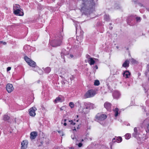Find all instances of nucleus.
<instances>
[{
	"mask_svg": "<svg viewBox=\"0 0 149 149\" xmlns=\"http://www.w3.org/2000/svg\"><path fill=\"white\" fill-rule=\"evenodd\" d=\"M98 0H81V11L85 15L90 14L94 10L95 2Z\"/></svg>",
	"mask_w": 149,
	"mask_h": 149,
	"instance_id": "nucleus-1",
	"label": "nucleus"
},
{
	"mask_svg": "<svg viewBox=\"0 0 149 149\" xmlns=\"http://www.w3.org/2000/svg\"><path fill=\"white\" fill-rule=\"evenodd\" d=\"M63 31H61L56 36L54 40L52 42L51 45L53 47H56L60 46L61 44L63 36Z\"/></svg>",
	"mask_w": 149,
	"mask_h": 149,
	"instance_id": "nucleus-2",
	"label": "nucleus"
},
{
	"mask_svg": "<svg viewBox=\"0 0 149 149\" xmlns=\"http://www.w3.org/2000/svg\"><path fill=\"white\" fill-rule=\"evenodd\" d=\"M84 105L85 107L83 108V111L85 114L87 113L91 109H93L96 108L94 104L90 102H85Z\"/></svg>",
	"mask_w": 149,
	"mask_h": 149,
	"instance_id": "nucleus-3",
	"label": "nucleus"
},
{
	"mask_svg": "<svg viewBox=\"0 0 149 149\" xmlns=\"http://www.w3.org/2000/svg\"><path fill=\"white\" fill-rule=\"evenodd\" d=\"M30 63H29L28 64L30 66L35 68L33 70L36 71H38V73L41 74L42 73V71L38 67L36 66V63L32 60L29 62Z\"/></svg>",
	"mask_w": 149,
	"mask_h": 149,
	"instance_id": "nucleus-4",
	"label": "nucleus"
},
{
	"mask_svg": "<svg viewBox=\"0 0 149 149\" xmlns=\"http://www.w3.org/2000/svg\"><path fill=\"white\" fill-rule=\"evenodd\" d=\"M96 94L95 91L93 90H88L84 94L85 98H90L93 97Z\"/></svg>",
	"mask_w": 149,
	"mask_h": 149,
	"instance_id": "nucleus-5",
	"label": "nucleus"
},
{
	"mask_svg": "<svg viewBox=\"0 0 149 149\" xmlns=\"http://www.w3.org/2000/svg\"><path fill=\"white\" fill-rule=\"evenodd\" d=\"M107 117V116L105 114H100L98 113L95 116V120L98 122H100L101 121L104 120Z\"/></svg>",
	"mask_w": 149,
	"mask_h": 149,
	"instance_id": "nucleus-6",
	"label": "nucleus"
},
{
	"mask_svg": "<svg viewBox=\"0 0 149 149\" xmlns=\"http://www.w3.org/2000/svg\"><path fill=\"white\" fill-rule=\"evenodd\" d=\"M134 19L135 17L134 16H132L129 17L127 21V24L131 26L134 25Z\"/></svg>",
	"mask_w": 149,
	"mask_h": 149,
	"instance_id": "nucleus-7",
	"label": "nucleus"
},
{
	"mask_svg": "<svg viewBox=\"0 0 149 149\" xmlns=\"http://www.w3.org/2000/svg\"><path fill=\"white\" fill-rule=\"evenodd\" d=\"M36 110V108L35 107H33L30 108L29 110V113L30 116H34L36 115L35 112Z\"/></svg>",
	"mask_w": 149,
	"mask_h": 149,
	"instance_id": "nucleus-8",
	"label": "nucleus"
},
{
	"mask_svg": "<svg viewBox=\"0 0 149 149\" xmlns=\"http://www.w3.org/2000/svg\"><path fill=\"white\" fill-rule=\"evenodd\" d=\"M6 90L8 93L11 92L14 90L13 85L10 84H8L6 86Z\"/></svg>",
	"mask_w": 149,
	"mask_h": 149,
	"instance_id": "nucleus-9",
	"label": "nucleus"
},
{
	"mask_svg": "<svg viewBox=\"0 0 149 149\" xmlns=\"http://www.w3.org/2000/svg\"><path fill=\"white\" fill-rule=\"evenodd\" d=\"M104 107L107 110L109 111H111V104L108 102H105L104 104Z\"/></svg>",
	"mask_w": 149,
	"mask_h": 149,
	"instance_id": "nucleus-10",
	"label": "nucleus"
},
{
	"mask_svg": "<svg viewBox=\"0 0 149 149\" xmlns=\"http://www.w3.org/2000/svg\"><path fill=\"white\" fill-rule=\"evenodd\" d=\"M14 10V14L17 15L23 16L24 15L23 12L21 11L20 9H17Z\"/></svg>",
	"mask_w": 149,
	"mask_h": 149,
	"instance_id": "nucleus-11",
	"label": "nucleus"
},
{
	"mask_svg": "<svg viewBox=\"0 0 149 149\" xmlns=\"http://www.w3.org/2000/svg\"><path fill=\"white\" fill-rule=\"evenodd\" d=\"M122 141V138L120 136L115 137L112 139L113 142L114 143L116 142L117 143H120Z\"/></svg>",
	"mask_w": 149,
	"mask_h": 149,
	"instance_id": "nucleus-12",
	"label": "nucleus"
},
{
	"mask_svg": "<svg viewBox=\"0 0 149 149\" xmlns=\"http://www.w3.org/2000/svg\"><path fill=\"white\" fill-rule=\"evenodd\" d=\"M28 144V142L27 141H23L21 143L22 146L21 149H26L27 148Z\"/></svg>",
	"mask_w": 149,
	"mask_h": 149,
	"instance_id": "nucleus-13",
	"label": "nucleus"
},
{
	"mask_svg": "<svg viewBox=\"0 0 149 149\" xmlns=\"http://www.w3.org/2000/svg\"><path fill=\"white\" fill-rule=\"evenodd\" d=\"M120 93L117 91H114L113 94V97L116 99L120 97Z\"/></svg>",
	"mask_w": 149,
	"mask_h": 149,
	"instance_id": "nucleus-14",
	"label": "nucleus"
},
{
	"mask_svg": "<svg viewBox=\"0 0 149 149\" xmlns=\"http://www.w3.org/2000/svg\"><path fill=\"white\" fill-rule=\"evenodd\" d=\"M87 57L88 58V62L89 63L90 65H91L94 64L95 61L93 58L90 57L89 55H88Z\"/></svg>",
	"mask_w": 149,
	"mask_h": 149,
	"instance_id": "nucleus-15",
	"label": "nucleus"
},
{
	"mask_svg": "<svg viewBox=\"0 0 149 149\" xmlns=\"http://www.w3.org/2000/svg\"><path fill=\"white\" fill-rule=\"evenodd\" d=\"M79 27H77V26H76V32L77 33V32H78L80 30V35L79 36L81 39H82L83 38V34L84 33L81 30V29H79Z\"/></svg>",
	"mask_w": 149,
	"mask_h": 149,
	"instance_id": "nucleus-16",
	"label": "nucleus"
},
{
	"mask_svg": "<svg viewBox=\"0 0 149 149\" xmlns=\"http://www.w3.org/2000/svg\"><path fill=\"white\" fill-rule=\"evenodd\" d=\"M38 133L36 132H32L30 134V138L31 139H34L37 136Z\"/></svg>",
	"mask_w": 149,
	"mask_h": 149,
	"instance_id": "nucleus-17",
	"label": "nucleus"
},
{
	"mask_svg": "<svg viewBox=\"0 0 149 149\" xmlns=\"http://www.w3.org/2000/svg\"><path fill=\"white\" fill-rule=\"evenodd\" d=\"M123 76L126 78H129L130 76V73L128 71H125L123 74Z\"/></svg>",
	"mask_w": 149,
	"mask_h": 149,
	"instance_id": "nucleus-18",
	"label": "nucleus"
},
{
	"mask_svg": "<svg viewBox=\"0 0 149 149\" xmlns=\"http://www.w3.org/2000/svg\"><path fill=\"white\" fill-rule=\"evenodd\" d=\"M129 62L128 60H126L122 65V66L124 68H127L129 67Z\"/></svg>",
	"mask_w": 149,
	"mask_h": 149,
	"instance_id": "nucleus-19",
	"label": "nucleus"
},
{
	"mask_svg": "<svg viewBox=\"0 0 149 149\" xmlns=\"http://www.w3.org/2000/svg\"><path fill=\"white\" fill-rule=\"evenodd\" d=\"M142 124L143 126L148 125H149V118H147L144 120L142 123Z\"/></svg>",
	"mask_w": 149,
	"mask_h": 149,
	"instance_id": "nucleus-20",
	"label": "nucleus"
},
{
	"mask_svg": "<svg viewBox=\"0 0 149 149\" xmlns=\"http://www.w3.org/2000/svg\"><path fill=\"white\" fill-rule=\"evenodd\" d=\"M139 134L138 132L137 128V127H135L134 129V132L132 134V136L134 137H136L137 135Z\"/></svg>",
	"mask_w": 149,
	"mask_h": 149,
	"instance_id": "nucleus-21",
	"label": "nucleus"
},
{
	"mask_svg": "<svg viewBox=\"0 0 149 149\" xmlns=\"http://www.w3.org/2000/svg\"><path fill=\"white\" fill-rule=\"evenodd\" d=\"M54 102L55 103H57L58 102H61L62 101L61 98L59 97H58L56 98Z\"/></svg>",
	"mask_w": 149,
	"mask_h": 149,
	"instance_id": "nucleus-22",
	"label": "nucleus"
},
{
	"mask_svg": "<svg viewBox=\"0 0 149 149\" xmlns=\"http://www.w3.org/2000/svg\"><path fill=\"white\" fill-rule=\"evenodd\" d=\"M51 71V68L49 67H47L45 68L44 71L45 72L47 73H49Z\"/></svg>",
	"mask_w": 149,
	"mask_h": 149,
	"instance_id": "nucleus-23",
	"label": "nucleus"
},
{
	"mask_svg": "<svg viewBox=\"0 0 149 149\" xmlns=\"http://www.w3.org/2000/svg\"><path fill=\"white\" fill-rule=\"evenodd\" d=\"M20 9V6L19 5L16 4H15L13 7V10H14L17 9Z\"/></svg>",
	"mask_w": 149,
	"mask_h": 149,
	"instance_id": "nucleus-24",
	"label": "nucleus"
},
{
	"mask_svg": "<svg viewBox=\"0 0 149 149\" xmlns=\"http://www.w3.org/2000/svg\"><path fill=\"white\" fill-rule=\"evenodd\" d=\"M113 111H114L115 114V117H117L118 115L119 109L118 108H116L115 109H113Z\"/></svg>",
	"mask_w": 149,
	"mask_h": 149,
	"instance_id": "nucleus-25",
	"label": "nucleus"
},
{
	"mask_svg": "<svg viewBox=\"0 0 149 149\" xmlns=\"http://www.w3.org/2000/svg\"><path fill=\"white\" fill-rule=\"evenodd\" d=\"M24 59L25 61L28 64L30 63V61L31 60L29 58L26 56H25L24 57Z\"/></svg>",
	"mask_w": 149,
	"mask_h": 149,
	"instance_id": "nucleus-26",
	"label": "nucleus"
},
{
	"mask_svg": "<svg viewBox=\"0 0 149 149\" xmlns=\"http://www.w3.org/2000/svg\"><path fill=\"white\" fill-rule=\"evenodd\" d=\"M104 18L105 20L108 21L110 20L109 16L108 15H105L104 16Z\"/></svg>",
	"mask_w": 149,
	"mask_h": 149,
	"instance_id": "nucleus-27",
	"label": "nucleus"
},
{
	"mask_svg": "<svg viewBox=\"0 0 149 149\" xmlns=\"http://www.w3.org/2000/svg\"><path fill=\"white\" fill-rule=\"evenodd\" d=\"M10 118V117L7 115H5L3 116V119L4 120H7Z\"/></svg>",
	"mask_w": 149,
	"mask_h": 149,
	"instance_id": "nucleus-28",
	"label": "nucleus"
},
{
	"mask_svg": "<svg viewBox=\"0 0 149 149\" xmlns=\"http://www.w3.org/2000/svg\"><path fill=\"white\" fill-rule=\"evenodd\" d=\"M131 135L129 134H127L125 136V138L127 139H129L131 137Z\"/></svg>",
	"mask_w": 149,
	"mask_h": 149,
	"instance_id": "nucleus-29",
	"label": "nucleus"
},
{
	"mask_svg": "<svg viewBox=\"0 0 149 149\" xmlns=\"http://www.w3.org/2000/svg\"><path fill=\"white\" fill-rule=\"evenodd\" d=\"M100 84V82L98 80H95L94 83V85L95 86H98Z\"/></svg>",
	"mask_w": 149,
	"mask_h": 149,
	"instance_id": "nucleus-30",
	"label": "nucleus"
},
{
	"mask_svg": "<svg viewBox=\"0 0 149 149\" xmlns=\"http://www.w3.org/2000/svg\"><path fill=\"white\" fill-rule=\"evenodd\" d=\"M135 18L136 22H140L141 19V18L140 17H136Z\"/></svg>",
	"mask_w": 149,
	"mask_h": 149,
	"instance_id": "nucleus-31",
	"label": "nucleus"
},
{
	"mask_svg": "<svg viewBox=\"0 0 149 149\" xmlns=\"http://www.w3.org/2000/svg\"><path fill=\"white\" fill-rule=\"evenodd\" d=\"M69 105L71 108H73L74 107V104L72 102H70V103Z\"/></svg>",
	"mask_w": 149,
	"mask_h": 149,
	"instance_id": "nucleus-32",
	"label": "nucleus"
},
{
	"mask_svg": "<svg viewBox=\"0 0 149 149\" xmlns=\"http://www.w3.org/2000/svg\"><path fill=\"white\" fill-rule=\"evenodd\" d=\"M108 88L109 89V90L110 91V92H111L112 91V89H111V88L110 86L109 85H108V84H107Z\"/></svg>",
	"mask_w": 149,
	"mask_h": 149,
	"instance_id": "nucleus-33",
	"label": "nucleus"
},
{
	"mask_svg": "<svg viewBox=\"0 0 149 149\" xmlns=\"http://www.w3.org/2000/svg\"><path fill=\"white\" fill-rule=\"evenodd\" d=\"M69 122H70V124L71 125H74L75 124V123H74L72 120H69Z\"/></svg>",
	"mask_w": 149,
	"mask_h": 149,
	"instance_id": "nucleus-34",
	"label": "nucleus"
},
{
	"mask_svg": "<svg viewBox=\"0 0 149 149\" xmlns=\"http://www.w3.org/2000/svg\"><path fill=\"white\" fill-rule=\"evenodd\" d=\"M131 60V62L132 63L134 64L136 63V61L134 59L132 58Z\"/></svg>",
	"mask_w": 149,
	"mask_h": 149,
	"instance_id": "nucleus-35",
	"label": "nucleus"
},
{
	"mask_svg": "<svg viewBox=\"0 0 149 149\" xmlns=\"http://www.w3.org/2000/svg\"><path fill=\"white\" fill-rule=\"evenodd\" d=\"M63 54H64V55H66V54L64 53H63V51H62L61 52V57L62 58H64V56H63Z\"/></svg>",
	"mask_w": 149,
	"mask_h": 149,
	"instance_id": "nucleus-36",
	"label": "nucleus"
},
{
	"mask_svg": "<svg viewBox=\"0 0 149 149\" xmlns=\"http://www.w3.org/2000/svg\"><path fill=\"white\" fill-rule=\"evenodd\" d=\"M65 108V107H62L60 108V110L61 111H62L64 110Z\"/></svg>",
	"mask_w": 149,
	"mask_h": 149,
	"instance_id": "nucleus-37",
	"label": "nucleus"
},
{
	"mask_svg": "<svg viewBox=\"0 0 149 149\" xmlns=\"http://www.w3.org/2000/svg\"><path fill=\"white\" fill-rule=\"evenodd\" d=\"M82 146V143H79V144H78V147H81Z\"/></svg>",
	"mask_w": 149,
	"mask_h": 149,
	"instance_id": "nucleus-38",
	"label": "nucleus"
},
{
	"mask_svg": "<svg viewBox=\"0 0 149 149\" xmlns=\"http://www.w3.org/2000/svg\"><path fill=\"white\" fill-rule=\"evenodd\" d=\"M58 132L59 133V134H62V136H63V133L61 131H58Z\"/></svg>",
	"mask_w": 149,
	"mask_h": 149,
	"instance_id": "nucleus-39",
	"label": "nucleus"
},
{
	"mask_svg": "<svg viewBox=\"0 0 149 149\" xmlns=\"http://www.w3.org/2000/svg\"><path fill=\"white\" fill-rule=\"evenodd\" d=\"M11 68L10 67H8L7 68V70L8 71L11 70Z\"/></svg>",
	"mask_w": 149,
	"mask_h": 149,
	"instance_id": "nucleus-40",
	"label": "nucleus"
},
{
	"mask_svg": "<svg viewBox=\"0 0 149 149\" xmlns=\"http://www.w3.org/2000/svg\"><path fill=\"white\" fill-rule=\"evenodd\" d=\"M95 69V70H97L98 69V67L97 65H96L94 68L93 69L94 70Z\"/></svg>",
	"mask_w": 149,
	"mask_h": 149,
	"instance_id": "nucleus-41",
	"label": "nucleus"
},
{
	"mask_svg": "<svg viewBox=\"0 0 149 149\" xmlns=\"http://www.w3.org/2000/svg\"><path fill=\"white\" fill-rule=\"evenodd\" d=\"M3 43V45H5L6 44V42H3L2 41H0V43Z\"/></svg>",
	"mask_w": 149,
	"mask_h": 149,
	"instance_id": "nucleus-42",
	"label": "nucleus"
},
{
	"mask_svg": "<svg viewBox=\"0 0 149 149\" xmlns=\"http://www.w3.org/2000/svg\"><path fill=\"white\" fill-rule=\"evenodd\" d=\"M132 1L134 2L135 3L137 2V0H132Z\"/></svg>",
	"mask_w": 149,
	"mask_h": 149,
	"instance_id": "nucleus-43",
	"label": "nucleus"
},
{
	"mask_svg": "<svg viewBox=\"0 0 149 149\" xmlns=\"http://www.w3.org/2000/svg\"><path fill=\"white\" fill-rule=\"evenodd\" d=\"M70 56L71 58H72L74 56L72 54H70Z\"/></svg>",
	"mask_w": 149,
	"mask_h": 149,
	"instance_id": "nucleus-44",
	"label": "nucleus"
},
{
	"mask_svg": "<svg viewBox=\"0 0 149 149\" xmlns=\"http://www.w3.org/2000/svg\"><path fill=\"white\" fill-rule=\"evenodd\" d=\"M71 138H72V139H74L75 138V136H71Z\"/></svg>",
	"mask_w": 149,
	"mask_h": 149,
	"instance_id": "nucleus-45",
	"label": "nucleus"
},
{
	"mask_svg": "<svg viewBox=\"0 0 149 149\" xmlns=\"http://www.w3.org/2000/svg\"><path fill=\"white\" fill-rule=\"evenodd\" d=\"M69 148H70V149H74V148L73 147H69Z\"/></svg>",
	"mask_w": 149,
	"mask_h": 149,
	"instance_id": "nucleus-46",
	"label": "nucleus"
},
{
	"mask_svg": "<svg viewBox=\"0 0 149 149\" xmlns=\"http://www.w3.org/2000/svg\"><path fill=\"white\" fill-rule=\"evenodd\" d=\"M63 125H64L65 126H66L67 125V123H66L65 122V123H63Z\"/></svg>",
	"mask_w": 149,
	"mask_h": 149,
	"instance_id": "nucleus-47",
	"label": "nucleus"
},
{
	"mask_svg": "<svg viewBox=\"0 0 149 149\" xmlns=\"http://www.w3.org/2000/svg\"><path fill=\"white\" fill-rule=\"evenodd\" d=\"M73 131H76V129L75 127H74V129H73Z\"/></svg>",
	"mask_w": 149,
	"mask_h": 149,
	"instance_id": "nucleus-48",
	"label": "nucleus"
},
{
	"mask_svg": "<svg viewBox=\"0 0 149 149\" xmlns=\"http://www.w3.org/2000/svg\"><path fill=\"white\" fill-rule=\"evenodd\" d=\"M109 29H110L111 30V29H112V26H110V27H109Z\"/></svg>",
	"mask_w": 149,
	"mask_h": 149,
	"instance_id": "nucleus-49",
	"label": "nucleus"
},
{
	"mask_svg": "<svg viewBox=\"0 0 149 149\" xmlns=\"http://www.w3.org/2000/svg\"><path fill=\"white\" fill-rule=\"evenodd\" d=\"M67 120L66 119H65L64 120V121L65 122Z\"/></svg>",
	"mask_w": 149,
	"mask_h": 149,
	"instance_id": "nucleus-50",
	"label": "nucleus"
},
{
	"mask_svg": "<svg viewBox=\"0 0 149 149\" xmlns=\"http://www.w3.org/2000/svg\"><path fill=\"white\" fill-rule=\"evenodd\" d=\"M111 143H110V146H110L111 148L112 147H111Z\"/></svg>",
	"mask_w": 149,
	"mask_h": 149,
	"instance_id": "nucleus-51",
	"label": "nucleus"
},
{
	"mask_svg": "<svg viewBox=\"0 0 149 149\" xmlns=\"http://www.w3.org/2000/svg\"><path fill=\"white\" fill-rule=\"evenodd\" d=\"M79 125H78V126L77 127V128L78 129H79Z\"/></svg>",
	"mask_w": 149,
	"mask_h": 149,
	"instance_id": "nucleus-52",
	"label": "nucleus"
},
{
	"mask_svg": "<svg viewBox=\"0 0 149 149\" xmlns=\"http://www.w3.org/2000/svg\"><path fill=\"white\" fill-rule=\"evenodd\" d=\"M84 141V140L83 139H82L81 140V142H82Z\"/></svg>",
	"mask_w": 149,
	"mask_h": 149,
	"instance_id": "nucleus-53",
	"label": "nucleus"
},
{
	"mask_svg": "<svg viewBox=\"0 0 149 149\" xmlns=\"http://www.w3.org/2000/svg\"><path fill=\"white\" fill-rule=\"evenodd\" d=\"M109 25H112V24H111V23H110L109 24Z\"/></svg>",
	"mask_w": 149,
	"mask_h": 149,
	"instance_id": "nucleus-54",
	"label": "nucleus"
},
{
	"mask_svg": "<svg viewBox=\"0 0 149 149\" xmlns=\"http://www.w3.org/2000/svg\"><path fill=\"white\" fill-rule=\"evenodd\" d=\"M77 117L78 118V115H77Z\"/></svg>",
	"mask_w": 149,
	"mask_h": 149,
	"instance_id": "nucleus-55",
	"label": "nucleus"
},
{
	"mask_svg": "<svg viewBox=\"0 0 149 149\" xmlns=\"http://www.w3.org/2000/svg\"><path fill=\"white\" fill-rule=\"evenodd\" d=\"M63 120H62V122H61L62 123H63Z\"/></svg>",
	"mask_w": 149,
	"mask_h": 149,
	"instance_id": "nucleus-56",
	"label": "nucleus"
},
{
	"mask_svg": "<svg viewBox=\"0 0 149 149\" xmlns=\"http://www.w3.org/2000/svg\"><path fill=\"white\" fill-rule=\"evenodd\" d=\"M52 1L54 2V1H55V0H53Z\"/></svg>",
	"mask_w": 149,
	"mask_h": 149,
	"instance_id": "nucleus-57",
	"label": "nucleus"
},
{
	"mask_svg": "<svg viewBox=\"0 0 149 149\" xmlns=\"http://www.w3.org/2000/svg\"><path fill=\"white\" fill-rule=\"evenodd\" d=\"M77 122L78 121V120H77Z\"/></svg>",
	"mask_w": 149,
	"mask_h": 149,
	"instance_id": "nucleus-58",
	"label": "nucleus"
}]
</instances>
